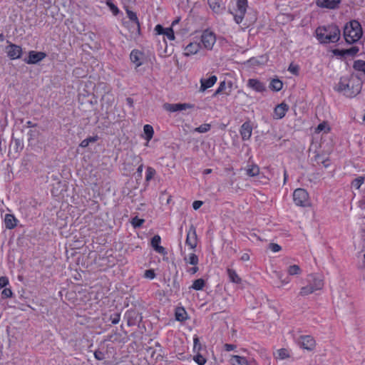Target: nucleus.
<instances>
[{
  "instance_id": "052dcab7",
  "label": "nucleus",
  "mask_w": 365,
  "mask_h": 365,
  "mask_svg": "<svg viewBox=\"0 0 365 365\" xmlns=\"http://www.w3.org/2000/svg\"><path fill=\"white\" fill-rule=\"evenodd\" d=\"M224 347H225V349L227 351H232L233 350L236 346L233 344H225L224 345Z\"/></svg>"
},
{
  "instance_id": "473e14b6",
  "label": "nucleus",
  "mask_w": 365,
  "mask_h": 365,
  "mask_svg": "<svg viewBox=\"0 0 365 365\" xmlns=\"http://www.w3.org/2000/svg\"><path fill=\"white\" fill-rule=\"evenodd\" d=\"M287 273L290 276L299 275L302 273V269L299 265H291L287 268Z\"/></svg>"
},
{
  "instance_id": "5fc2aeb1",
  "label": "nucleus",
  "mask_w": 365,
  "mask_h": 365,
  "mask_svg": "<svg viewBox=\"0 0 365 365\" xmlns=\"http://www.w3.org/2000/svg\"><path fill=\"white\" fill-rule=\"evenodd\" d=\"M299 68L297 66L290 64L288 68V71H290L293 74H297Z\"/></svg>"
},
{
  "instance_id": "39448f33",
  "label": "nucleus",
  "mask_w": 365,
  "mask_h": 365,
  "mask_svg": "<svg viewBox=\"0 0 365 365\" xmlns=\"http://www.w3.org/2000/svg\"><path fill=\"white\" fill-rule=\"evenodd\" d=\"M200 42L205 48L211 50L216 42L215 34L209 30L204 31L200 36Z\"/></svg>"
},
{
  "instance_id": "338daca9",
  "label": "nucleus",
  "mask_w": 365,
  "mask_h": 365,
  "mask_svg": "<svg viewBox=\"0 0 365 365\" xmlns=\"http://www.w3.org/2000/svg\"><path fill=\"white\" fill-rule=\"evenodd\" d=\"M287 178H288V175H287V170H284V183H286V182L287 180Z\"/></svg>"
},
{
  "instance_id": "a878e982",
  "label": "nucleus",
  "mask_w": 365,
  "mask_h": 365,
  "mask_svg": "<svg viewBox=\"0 0 365 365\" xmlns=\"http://www.w3.org/2000/svg\"><path fill=\"white\" fill-rule=\"evenodd\" d=\"M246 173L250 177L257 176L259 173V168L257 165H248L246 168Z\"/></svg>"
},
{
  "instance_id": "aec40b11",
  "label": "nucleus",
  "mask_w": 365,
  "mask_h": 365,
  "mask_svg": "<svg viewBox=\"0 0 365 365\" xmlns=\"http://www.w3.org/2000/svg\"><path fill=\"white\" fill-rule=\"evenodd\" d=\"M217 81V77L212 76L207 79H201L200 91H205L206 89L211 88Z\"/></svg>"
},
{
  "instance_id": "09e8293b",
  "label": "nucleus",
  "mask_w": 365,
  "mask_h": 365,
  "mask_svg": "<svg viewBox=\"0 0 365 365\" xmlns=\"http://www.w3.org/2000/svg\"><path fill=\"white\" fill-rule=\"evenodd\" d=\"M166 29H164L160 24H158L155 26L154 31L156 34L161 35L165 34Z\"/></svg>"
},
{
  "instance_id": "37998d69",
  "label": "nucleus",
  "mask_w": 365,
  "mask_h": 365,
  "mask_svg": "<svg viewBox=\"0 0 365 365\" xmlns=\"http://www.w3.org/2000/svg\"><path fill=\"white\" fill-rule=\"evenodd\" d=\"M155 174V170L153 168L148 167L146 170V178H145L146 180L147 181L150 180L153 178Z\"/></svg>"
},
{
  "instance_id": "69168bd1",
  "label": "nucleus",
  "mask_w": 365,
  "mask_h": 365,
  "mask_svg": "<svg viewBox=\"0 0 365 365\" xmlns=\"http://www.w3.org/2000/svg\"><path fill=\"white\" fill-rule=\"evenodd\" d=\"M143 164H140L139 165V167L137 169V173L141 175L142 173H143Z\"/></svg>"
},
{
  "instance_id": "2eb2a0df",
  "label": "nucleus",
  "mask_w": 365,
  "mask_h": 365,
  "mask_svg": "<svg viewBox=\"0 0 365 365\" xmlns=\"http://www.w3.org/2000/svg\"><path fill=\"white\" fill-rule=\"evenodd\" d=\"M232 85L233 84L232 81H228L227 83H226L225 81H222L220 83L218 88L214 93L213 96H216L223 91H225V93L227 96H229L232 91Z\"/></svg>"
},
{
  "instance_id": "774afa93",
  "label": "nucleus",
  "mask_w": 365,
  "mask_h": 365,
  "mask_svg": "<svg viewBox=\"0 0 365 365\" xmlns=\"http://www.w3.org/2000/svg\"><path fill=\"white\" fill-rule=\"evenodd\" d=\"M212 173V170L211 169H205L204 171H203V174L204 175H208L210 173Z\"/></svg>"
},
{
  "instance_id": "9d476101",
  "label": "nucleus",
  "mask_w": 365,
  "mask_h": 365,
  "mask_svg": "<svg viewBox=\"0 0 365 365\" xmlns=\"http://www.w3.org/2000/svg\"><path fill=\"white\" fill-rule=\"evenodd\" d=\"M192 107L193 106L190 103H165L163 105V108L169 112L183 110L188 108H192Z\"/></svg>"
},
{
  "instance_id": "412c9836",
  "label": "nucleus",
  "mask_w": 365,
  "mask_h": 365,
  "mask_svg": "<svg viewBox=\"0 0 365 365\" xmlns=\"http://www.w3.org/2000/svg\"><path fill=\"white\" fill-rule=\"evenodd\" d=\"M130 58L131 61L135 64L136 67H138L142 65V58H143V53L138 51V50H133L130 55Z\"/></svg>"
},
{
  "instance_id": "a211bd4d",
  "label": "nucleus",
  "mask_w": 365,
  "mask_h": 365,
  "mask_svg": "<svg viewBox=\"0 0 365 365\" xmlns=\"http://www.w3.org/2000/svg\"><path fill=\"white\" fill-rule=\"evenodd\" d=\"M6 52L11 59H16L20 58L22 50L20 46L11 44L6 48Z\"/></svg>"
},
{
  "instance_id": "680f3d73",
  "label": "nucleus",
  "mask_w": 365,
  "mask_h": 365,
  "mask_svg": "<svg viewBox=\"0 0 365 365\" xmlns=\"http://www.w3.org/2000/svg\"><path fill=\"white\" fill-rule=\"evenodd\" d=\"M194 267L190 268L187 272L191 274H194L198 271V267L196 265H193Z\"/></svg>"
},
{
  "instance_id": "58836bf2",
  "label": "nucleus",
  "mask_w": 365,
  "mask_h": 365,
  "mask_svg": "<svg viewBox=\"0 0 365 365\" xmlns=\"http://www.w3.org/2000/svg\"><path fill=\"white\" fill-rule=\"evenodd\" d=\"M210 128H211L210 124L205 123V124H202V125H200L199 127L196 128L195 129V131H196L197 133H206L210 130Z\"/></svg>"
},
{
  "instance_id": "72a5a7b5",
  "label": "nucleus",
  "mask_w": 365,
  "mask_h": 365,
  "mask_svg": "<svg viewBox=\"0 0 365 365\" xmlns=\"http://www.w3.org/2000/svg\"><path fill=\"white\" fill-rule=\"evenodd\" d=\"M237 6L238 13H245L247 7V0H237Z\"/></svg>"
},
{
  "instance_id": "2f4dec72",
  "label": "nucleus",
  "mask_w": 365,
  "mask_h": 365,
  "mask_svg": "<svg viewBox=\"0 0 365 365\" xmlns=\"http://www.w3.org/2000/svg\"><path fill=\"white\" fill-rule=\"evenodd\" d=\"M283 83L279 79H272L269 88L275 91H279L282 88Z\"/></svg>"
},
{
  "instance_id": "f257e3e1",
  "label": "nucleus",
  "mask_w": 365,
  "mask_h": 365,
  "mask_svg": "<svg viewBox=\"0 0 365 365\" xmlns=\"http://www.w3.org/2000/svg\"><path fill=\"white\" fill-rule=\"evenodd\" d=\"M361 89V83L356 77L341 78L337 85L336 90L341 92L347 97H354L359 94Z\"/></svg>"
},
{
  "instance_id": "dca6fc26",
  "label": "nucleus",
  "mask_w": 365,
  "mask_h": 365,
  "mask_svg": "<svg viewBox=\"0 0 365 365\" xmlns=\"http://www.w3.org/2000/svg\"><path fill=\"white\" fill-rule=\"evenodd\" d=\"M340 1L341 0H317L316 4L321 8L334 9L338 6Z\"/></svg>"
},
{
  "instance_id": "c756f323",
  "label": "nucleus",
  "mask_w": 365,
  "mask_h": 365,
  "mask_svg": "<svg viewBox=\"0 0 365 365\" xmlns=\"http://www.w3.org/2000/svg\"><path fill=\"white\" fill-rule=\"evenodd\" d=\"M184 260L186 263L191 265H197L198 264V257L194 253H191L188 256H185L184 257Z\"/></svg>"
},
{
  "instance_id": "8fccbe9b",
  "label": "nucleus",
  "mask_w": 365,
  "mask_h": 365,
  "mask_svg": "<svg viewBox=\"0 0 365 365\" xmlns=\"http://www.w3.org/2000/svg\"><path fill=\"white\" fill-rule=\"evenodd\" d=\"M94 356L97 360H99V361L103 360L105 359V355H104L103 352H102L101 351H99V350H96L94 352Z\"/></svg>"
},
{
  "instance_id": "393cba45",
  "label": "nucleus",
  "mask_w": 365,
  "mask_h": 365,
  "mask_svg": "<svg viewBox=\"0 0 365 365\" xmlns=\"http://www.w3.org/2000/svg\"><path fill=\"white\" fill-rule=\"evenodd\" d=\"M208 4L210 9L215 13H219L222 10L221 0H208Z\"/></svg>"
},
{
  "instance_id": "cd10ccee",
  "label": "nucleus",
  "mask_w": 365,
  "mask_h": 365,
  "mask_svg": "<svg viewBox=\"0 0 365 365\" xmlns=\"http://www.w3.org/2000/svg\"><path fill=\"white\" fill-rule=\"evenodd\" d=\"M309 285L312 286L314 292L317 290H320L324 286L323 280L320 278L314 277L313 282Z\"/></svg>"
},
{
  "instance_id": "3c124183",
  "label": "nucleus",
  "mask_w": 365,
  "mask_h": 365,
  "mask_svg": "<svg viewBox=\"0 0 365 365\" xmlns=\"http://www.w3.org/2000/svg\"><path fill=\"white\" fill-rule=\"evenodd\" d=\"M269 249L274 252H277L281 250V247L278 244L271 243L269 244Z\"/></svg>"
},
{
  "instance_id": "e433bc0d",
  "label": "nucleus",
  "mask_w": 365,
  "mask_h": 365,
  "mask_svg": "<svg viewBox=\"0 0 365 365\" xmlns=\"http://www.w3.org/2000/svg\"><path fill=\"white\" fill-rule=\"evenodd\" d=\"M330 130V128L327 122H322V123L319 124L318 126L316 128L315 132L317 133H319L321 132H324L325 133H329Z\"/></svg>"
},
{
  "instance_id": "13d9d810",
  "label": "nucleus",
  "mask_w": 365,
  "mask_h": 365,
  "mask_svg": "<svg viewBox=\"0 0 365 365\" xmlns=\"http://www.w3.org/2000/svg\"><path fill=\"white\" fill-rule=\"evenodd\" d=\"M333 53L337 56H346L345 49H342V50L335 49L333 51Z\"/></svg>"
},
{
  "instance_id": "4d7b16f0",
  "label": "nucleus",
  "mask_w": 365,
  "mask_h": 365,
  "mask_svg": "<svg viewBox=\"0 0 365 365\" xmlns=\"http://www.w3.org/2000/svg\"><path fill=\"white\" fill-rule=\"evenodd\" d=\"M145 276L148 278L153 279L155 274L153 270L148 269L145 271Z\"/></svg>"
},
{
  "instance_id": "603ef678",
  "label": "nucleus",
  "mask_w": 365,
  "mask_h": 365,
  "mask_svg": "<svg viewBox=\"0 0 365 365\" xmlns=\"http://www.w3.org/2000/svg\"><path fill=\"white\" fill-rule=\"evenodd\" d=\"M1 295H3L4 297H11L12 296V292L9 288H4L1 291Z\"/></svg>"
},
{
  "instance_id": "ea45409f",
  "label": "nucleus",
  "mask_w": 365,
  "mask_h": 365,
  "mask_svg": "<svg viewBox=\"0 0 365 365\" xmlns=\"http://www.w3.org/2000/svg\"><path fill=\"white\" fill-rule=\"evenodd\" d=\"M359 51L358 46H352L349 49H345L346 56H354Z\"/></svg>"
},
{
  "instance_id": "4c0bfd02",
  "label": "nucleus",
  "mask_w": 365,
  "mask_h": 365,
  "mask_svg": "<svg viewBox=\"0 0 365 365\" xmlns=\"http://www.w3.org/2000/svg\"><path fill=\"white\" fill-rule=\"evenodd\" d=\"M314 292V291L313 290L312 286L307 285V286L302 287L301 288L299 294L302 297H305V296H307V295L313 293Z\"/></svg>"
},
{
  "instance_id": "c03bdc74",
  "label": "nucleus",
  "mask_w": 365,
  "mask_h": 365,
  "mask_svg": "<svg viewBox=\"0 0 365 365\" xmlns=\"http://www.w3.org/2000/svg\"><path fill=\"white\" fill-rule=\"evenodd\" d=\"M165 36H167V38L171 41L174 40L175 39V35H174V31L173 30V28L172 27H170V28H167L165 31V34H164Z\"/></svg>"
},
{
  "instance_id": "c85d7f7f",
  "label": "nucleus",
  "mask_w": 365,
  "mask_h": 365,
  "mask_svg": "<svg viewBox=\"0 0 365 365\" xmlns=\"http://www.w3.org/2000/svg\"><path fill=\"white\" fill-rule=\"evenodd\" d=\"M309 285L312 286L314 292L317 290H320L324 286L323 280L320 278L314 277L313 282Z\"/></svg>"
},
{
  "instance_id": "0eeeda50",
  "label": "nucleus",
  "mask_w": 365,
  "mask_h": 365,
  "mask_svg": "<svg viewBox=\"0 0 365 365\" xmlns=\"http://www.w3.org/2000/svg\"><path fill=\"white\" fill-rule=\"evenodd\" d=\"M185 243L192 250H195L197 247V237L193 225H191L187 231Z\"/></svg>"
},
{
  "instance_id": "6e6552de",
  "label": "nucleus",
  "mask_w": 365,
  "mask_h": 365,
  "mask_svg": "<svg viewBox=\"0 0 365 365\" xmlns=\"http://www.w3.org/2000/svg\"><path fill=\"white\" fill-rule=\"evenodd\" d=\"M46 57V53L42 51H31L29 53L28 58L24 59V61L28 64H36L44 59Z\"/></svg>"
},
{
  "instance_id": "1a4fd4ad",
  "label": "nucleus",
  "mask_w": 365,
  "mask_h": 365,
  "mask_svg": "<svg viewBox=\"0 0 365 365\" xmlns=\"http://www.w3.org/2000/svg\"><path fill=\"white\" fill-rule=\"evenodd\" d=\"M126 14L128 15V17L129 18V20L131 23V27L132 33H135L139 34L140 28V22L138 21V19L137 17V15L135 12L129 10L128 9H126Z\"/></svg>"
},
{
  "instance_id": "423d86ee",
  "label": "nucleus",
  "mask_w": 365,
  "mask_h": 365,
  "mask_svg": "<svg viewBox=\"0 0 365 365\" xmlns=\"http://www.w3.org/2000/svg\"><path fill=\"white\" fill-rule=\"evenodd\" d=\"M297 344L301 348L308 351H313L316 346V341L310 335L300 336L297 339Z\"/></svg>"
},
{
  "instance_id": "7c9ffc66",
  "label": "nucleus",
  "mask_w": 365,
  "mask_h": 365,
  "mask_svg": "<svg viewBox=\"0 0 365 365\" xmlns=\"http://www.w3.org/2000/svg\"><path fill=\"white\" fill-rule=\"evenodd\" d=\"M143 131L145 135V139L148 143L153 136V128L150 125H145L143 127Z\"/></svg>"
},
{
  "instance_id": "20e7f679",
  "label": "nucleus",
  "mask_w": 365,
  "mask_h": 365,
  "mask_svg": "<svg viewBox=\"0 0 365 365\" xmlns=\"http://www.w3.org/2000/svg\"><path fill=\"white\" fill-rule=\"evenodd\" d=\"M293 200L296 205L306 207L309 205L308 192L302 188H297L294 191Z\"/></svg>"
},
{
  "instance_id": "9b49d317",
  "label": "nucleus",
  "mask_w": 365,
  "mask_h": 365,
  "mask_svg": "<svg viewBox=\"0 0 365 365\" xmlns=\"http://www.w3.org/2000/svg\"><path fill=\"white\" fill-rule=\"evenodd\" d=\"M240 133L243 140H247L251 138L252 126L250 121H246L241 125Z\"/></svg>"
},
{
  "instance_id": "0e129e2a",
  "label": "nucleus",
  "mask_w": 365,
  "mask_h": 365,
  "mask_svg": "<svg viewBox=\"0 0 365 365\" xmlns=\"http://www.w3.org/2000/svg\"><path fill=\"white\" fill-rule=\"evenodd\" d=\"M1 288L4 287L9 283L7 278L3 277H1Z\"/></svg>"
},
{
  "instance_id": "f03ea898",
  "label": "nucleus",
  "mask_w": 365,
  "mask_h": 365,
  "mask_svg": "<svg viewBox=\"0 0 365 365\" xmlns=\"http://www.w3.org/2000/svg\"><path fill=\"white\" fill-rule=\"evenodd\" d=\"M315 33L317 38L322 43H335L340 38V30L334 25L318 27Z\"/></svg>"
},
{
  "instance_id": "6ab92c4d",
  "label": "nucleus",
  "mask_w": 365,
  "mask_h": 365,
  "mask_svg": "<svg viewBox=\"0 0 365 365\" xmlns=\"http://www.w3.org/2000/svg\"><path fill=\"white\" fill-rule=\"evenodd\" d=\"M288 108V106L284 103L277 105L274 110V118L276 119L282 118L285 115Z\"/></svg>"
},
{
  "instance_id": "c9c22d12",
  "label": "nucleus",
  "mask_w": 365,
  "mask_h": 365,
  "mask_svg": "<svg viewBox=\"0 0 365 365\" xmlns=\"http://www.w3.org/2000/svg\"><path fill=\"white\" fill-rule=\"evenodd\" d=\"M205 284V280L202 279H197L195 280L192 284L191 288L195 290H202Z\"/></svg>"
},
{
  "instance_id": "f704fd0d",
  "label": "nucleus",
  "mask_w": 365,
  "mask_h": 365,
  "mask_svg": "<svg viewBox=\"0 0 365 365\" xmlns=\"http://www.w3.org/2000/svg\"><path fill=\"white\" fill-rule=\"evenodd\" d=\"M353 68L358 71L363 72L365 74V61L362 60L355 61Z\"/></svg>"
},
{
  "instance_id": "49530a36",
  "label": "nucleus",
  "mask_w": 365,
  "mask_h": 365,
  "mask_svg": "<svg viewBox=\"0 0 365 365\" xmlns=\"http://www.w3.org/2000/svg\"><path fill=\"white\" fill-rule=\"evenodd\" d=\"M107 5L108 6L110 11L113 12V14L114 15H117L118 14L119 10H118V7L114 4H113L110 1H107Z\"/></svg>"
},
{
  "instance_id": "bf43d9fd",
  "label": "nucleus",
  "mask_w": 365,
  "mask_h": 365,
  "mask_svg": "<svg viewBox=\"0 0 365 365\" xmlns=\"http://www.w3.org/2000/svg\"><path fill=\"white\" fill-rule=\"evenodd\" d=\"M202 205V201H200V200H195L194 201V202L192 203V207L194 210H197L199 209Z\"/></svg>"
},
{
  "instance_id": "5701e85b",
  "label": "nucleus",
  "mask_w": 365,
  "mask_h": 365,
  "mask_svg": "<svg viewBox=\"0 0 365 365\" xmlns=\"http://www.w3.org/2000/svg\"><path fill=\"white\" fill-rule=\"evenodd\" d=\"M274 356L277 360H284L290 357L289 351L286 349H279L274 353Z\"/></svg>"
},
{
  "instance_id": "6e6d98bb",
  "label": "nucleus",
  "mask_w": 365,
  "mask_h": 365,
  "mask_svg": "<svg viewBox=\"0 0 365 365\" xmlns=\"http://www.w3.org/2000/svg\"><path fill=\"white\" fill-rule=\"evenodd\" d=\"M111 322L113 324H116L120 321V314H115L113 316H111Z\"/></svg>"
},
{
  "instance_id": "864d4df0",
  "label": "nucleus",
  "mask_w": 365,
  "mask_h": 365,
  "mask_svg": "<svg viewBox=\"0 0 365 365\" xmlns=\"http://www.w3.org/2000/svg\"><path fill=\"white\" fill-rule=\"evenodd\" d=\"M245 14V13L240 14L237 12V14L235 16V20L236 23L240 24L244 18Z\"/></svg>"
},
{
  "instance_id": "4be33fe9",
  "label": "nucleus",
  "mask_w": 365,
  "mask_h": 365,
  "mask_svg": "<svg viewBox=\"0 0 365 365\" xmlns=\"http://www.w3.org/2000/svg\"><path fill=\"white\" fill-rule=\"evenodd\" d=\"M227 274L228 275L229 280L231 282L235 283V284H241L242 279L238 275V274L236 272V271L235 269H232L231 268H227Z\"/></svg>"
},
{
  "instance_id": "a19ab883",
  "label": "nucleus",
  "mask_w": 365,
  "mask_h": 365,
  "mask_svg": "<svg viewBox=\"0 0 365 365\" xmlns=\"http://www.w3.org/2000/svg\"><path fill=\"white\" fill-rule=\"evenodd\" d=\"M144 221L145 220L143 219H140L138 217H135L133 218L131 223L134 227H139L143 224Z\"/></svg>"
},
{
  "instance_id": "b1692460",
  "label": "nucleus",
  "mask_w": 365,
  "mask_h": 365,
  "mask_svg": "<svg viewBox=\"0 0 365 365\" xmlns=\"http://www.w3.org/2000/svg\"><path fill=\"white\" fill-rule=\"evenodd\" d=\"M4 223L7 229H13L16 225V219L14 215L7 214L5 216Z\"/></svg>"
},
{
  "instance_id": "f3484780",
  "label": "nucleus",
  "mask_w": 365,
  "mask_h": 365,
  "mask_svg": "<svg viewBox=\"0 0 365 365\" xmlns=\"http://www.w3.org/2000/svg\"><path fill=\"white\" fill-rule=\"evenodd\" d=\"M160 242H161L160 237L158 235H155L151 239V245L155 252H157L158 253H159L160 255H167V252L163 246L160 245Z\"/></svg>"
},
{
  "instance_id": "bb28decb",
  "label": "nucleus",
  "mask_w": 365,
  "mask_h": 365,
  "mask_svg": "<svg viewBox=\"0 0 365 365\" xmlns=\"http://www.w3.org/2000/svg\"><path fill=\"white\" fill-rule=\"evenodd\" d=\"M175 318L180 322H183L187 319V313L184 308L178 307L176 309Z\"/></svg>"
},
{
  "instance_id": "79ce46f5",
  "label": "nucleus",
  "mask_w": 365,
  "mask_h": 365,
  "mask_svg": "<svg viewBox=\"0 0 365 365\" xmlns=\"http://www.w3.org/2000/svg\"><path fill=\"white\" fill-rule=\"evenodd\" d=\"M193 359L198 365H204L206 363V359L201 354H197Z\"/></svg>"
},
{
  "instance_id": "de8ad7c7",
  "label": "nucleus",
  "mask_w": 365,
  "mask_h": 365,
  "mask_svg": "<svg viewBox=\"0 0 365 365\" xmlns=\"http://www.w3.org/2000/svg\"><path fill=\"white\" fill-rule=\"evenodd\" d=\"M96 140V138H86L85 140H83L81 143V146L83 147V148H86L87 147L88 145H89V143L90 142H95Z\"/></svg>"
},
{
  "instance_id": "f8f14e48",
  "label": "nucleus",
  "mask_w": 365,
  "mask_h": 365,
  "mask_svg": "<svg viewBox=\"0 0 365 365\" xmlns=\"http://www.w3.org/2000/svg\"><path fill=\"white\" fill-rule=\"evenodd\" d=\"M232 365H255L254 360L248 361L245 357L238 355H232L230 359Z\"/></svg>"
},
{
  "instance_id": "e2e57ef3",
  "label": "nucleus",
  "mask_w": 365,
  "mask_h": 365,
  "mask_svg": "<svg viewBox=\"0 0 365 365\" xmlns=\"http://www.w3.org/2000/svg\"><path fill=\"white\" fill-rule=\"evenodd\" d=\"M241 260L242 261H248L250 260V255L247 254V253H244L242 256H241Z\"/></svg>"
},
{
  "instance_id": "7ed1b4c3",
  "label": "nucleus",
  "mask_w": 365,
  "mask_h": 365,
  "mask_svg": "<svg viewBox=\"0 0 365 365\" xmlns=\"http://www.w3.org/2000/svg\"><path fill=\"white\" fill-rule=\"evenodd\" d=\"M362 36V29L357 21H351L347 23L344 29V37L348 43H354L358 41Z\"/></svg>"
},
{
  "instance_id": "a18cd8bd",
  "label": "nucleus",
  "mask_w": 365,
  "mask_h": 365,
  "mask_svg": "<svg viewBox=\"0 0 365 365\" xmlns=\"http://www.w3.org/2000/svg\"><path fill=\"white\" fill-rule=\"evenodd\" d=\"M364 178L363 177H359L358 178H356L352 184L354 185V187H355L356 189H359L360 187L361 186V185L364 183Z\"/></svg>"
},
{
  "instance_id": "4468645a",
  "label": "nucleus",
  "mask_w": 365,
  "mask_h": 365,
  "mask_svg": "<svg viewBox=\"0 0 365 365\" xmlns=\"http://www.w3.org/2000/svg\"><path fill=\"white\" fill-rule=\"evenodd\" d=\"M247 85L256 92L262 93L266 90L264 84L256 78L249 79Z\"/></svg>"
},
{
  "instance_id": "ddd939ff",
  "label": "nucleus",
  "mask_w": 365,
  "mask_h": 365,
  "mask_svg": "<svg viewBox=\"0 0 365 365\" xmlns=\"http://www.w3.org/2000/svg\"><path fill=\"white\" fill-rule=\"evenodd\" d=\"M201 45L197 41L190 42L184 48L183 54L185 56H190L196 54L200 49Z\"/></svg>"
}]
</instances>
